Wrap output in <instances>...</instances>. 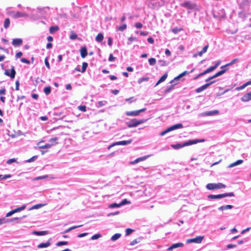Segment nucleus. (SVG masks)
<instances>
[{"label":"nucleus","mask_w":251,"mask_h":251,"mask_svg":"<svg viewBox=\"0 0 251 251\" xmlns=\"http://www.w3.org/2000/svg\"><path fill=\"white\" fill-rule=\"evenodd\" d=\"M204 141H205V140L204 139L189 140L187 142H184L182 144H176L175 145H172L171 147L175 149H178L179 148H182V147H184L185 146L191 145L193 144H197V143H200V142H204Z\"/></svg>","instance_id":"f257e3e1"},{"label":"nucleus","mask_w":251,"mask_h":251,"mask_svg":"<svg viewBox=\"0 0 251 251\" xmlns=\"http://www.w3.org/2000/svg\"><path fill=\"white\" fill-rule=\"evenodd\" d=\"M206 187L207 189L213 190H217L220 189L222 188H225L226 187V185L222 183H208Z\"/></svg>","instance_id":"f03ea898"},{"label":"nucleus","mask_w":251,"mask_h":251,"mask_svg":"<svg viewBox=\"0 0 251 251\" xmlns=\"http://www.w3.org/2000/svg\"><path fill=\"white\" fill-rule=\"evenodd\" d=\"M234 194L233 192L226 193L224 194H218V195H209L208 196V198L209 199H221L226 197H233Z\"/></svg>","instance_id":"7ed1b4c3"},{"label":"nucleus","mask_w":251,"mask_h":251,"mask_svg":"<svg viewBox=\"0 0 251 251\" xmlns=\"http://www.w3.org/2000/svg\"><path fill=\"white\" fill-rule=\"evenodd\" d=\"M183 127V125L181 123L177 124L174 125L172 126H171L169 127L168 128H167L166 130H164L163 131L161 132L160 133V135L162 136L164 135L165 134H166L168 132H169L171 131H173L174 130L178 129V128H181Z\"/></svg>","instance_id":"20e7f679"},{"label":"nucleus","mask_w":251,"mask_h":251,"mask_svg":"<svg viewBox=\"0 0 251 251\" xmlns=\"http://www.w3.org/2000/svg\"><path fill=\"white\" fill-rule=\"evenodd\" d=\"M147 121V120H137L136 119H133L131 120L128 124V127H133L137 126L139 125H140L141 124H143Z\"/></svg>","instance_id":"39448f33"},{"label":"nucleus","mask_w":251,"mask_h":251,"mask_svg":"<svg viewBox=\"0 0 251 251\" xmlns=\"http://www.w3.org/2000/svg\"><path fill=\"white\" fill-rule=\"evenodd\" d=\"M203 238H204L203 236H198L196 237L195 238L188 239L186 242L187 243H197V244H200V243H201Z\"/></svg>","instance_id":"423d86ee"},{"label":"nucleus","mask_w":251,"mask_h":251,"mask_svg":"<svg viewBox=\"0 0 251 251\" xmlns=\"http://www.w3.org/2000/svg\"><path fill=\"white\" fill-rule=\"evenodd\" d=\"M146 110V108H142L141 109L133 111H128L126 112V115L127 116H135L139 115L141 112H144Z\"/></svg>","instance_id":"0eeeda50"},{"label":"nucleus","mask_w":251,"mask_h":251,"mask_svg":"<svg viewBox=\"0 0 251 251\" xmlns=\"http://www.w3.org/2000/svg\"><path fill=\"white\" fill-rule=\"evenodd\" d=\"M131 141H132V140H128V141H122L117 142H115V143L111 144V145H110L108 147V149L109 150L111 148H112V147H113V146H114L115 145H127V144H130L131 142Z\"/></svg>","instance_id":"6e6552de"},{"label":"nucleus","mask_w":251,"mask_h":251,"mask_svg":"<svg viewBox=\"0 0 251 251\" xmlns=\"http://www.w3.org/2000/svg\"><path fill=\"white\" fill-rule=\"evenodd\" d=\"M228 69V68H226L225 69H223V70H221L220 71L217 72V73H216L214 75L210 76V77H209L208 78L206 79V81H208L210 80H211L214 78H216L219 76H220L221 75H222L223 74H224Z\"/></svg>","instance_id":"1a4fd4ad"},{"label":"nucleus","mask_w":251,"mask_h":251,"mask_svg":"<svg viewBox=\"0 0 251 251\" xmlns=\"http://www.w3.org/2000/svg\"><path fill=\"white\" fill-rule=\"evenodd\" d=\"M215 81L214 80V81H211V82H210L209 83H206L204 85H203L201 86V87H200L197 88V89H196L195 91L197 93H200V92L203 91L205 89H206L211 84L214 83L215 82Z\"/></svg>","instance_id":"9d476101"},{"label":"nucleus","mask_w":251,"mask_h":251,"mask_svg":"<svg viewBox=\"0 0 251 251\" xmlns=\"http://www.w3.org/2000/svg\"><path fill=\"white\" fill-rule=\"evenodd\" d=\"M4 74L7 76H10L11 78H14L15 76L16 72L14 67L10 70V73L8 70H5Z\"/></svg>","instance_id":"9b49d317"},{"label":"nucleus","mask_w":251,"mask_h":251,"mask_svg":"<svg viewBox=\"0 0 251 251\" xmlns=\"http://www.w3.org/2000/svg\"><path fill=\"white\" fill-rule=\"evenodd\" d=\"M180 5L181 6L186 7L187 9H193L195 7V5L194 4H192L190 1L184 2V3H181Z\"/></svg>","instance_id":"f8f14e48"},{"label":"nucleus","mask_w":251,"mask_h":251,"mask_svg":"<svg viewBox=\"0 0 251 251\" xmlns=\"http://www.w3.org/2000/svg\"><path fill=\"white\" fill-rule=\"evenodd\" d=\"M12 43L14 46H20L23 44V40L21 38L13 39Z\"/></svg>","instance_id":"ddd939ff"},{"label":"nucleus","mask_w":251,"mask_h":251,"mask_svg":"<svg viewBox=\"0 0 251 251\" xmlns=\"http://www.w3.org/2000/svg\"><path fill=\"white\" fill-rule=\"evenodd\" d=\"M44 141H41L39 142L38 143L37 145L38 146V147L40 148V149H48V148H51V145H50V144H46L45 145H41V144L42 143V142H44Z\"/></svg>","instance_id":"4468645a"},{"label":"nucleus","mask_w":251,"mask_h":251,"mask_svg":"<svg viewBox=\"0 0 251 251\" xmlns=\"http://www.w3.org/2000/svg\"><path fill=\"white\" fill-rule=\"evenodd\" d=\"M183 246V244L182 243H178L174 244L168 248V250H169V251L172 250L177 248L182 247Z\"/></svg>","instance_id":"2eb2a0df"},{"label":"nucleus","mask_w":251,"mask_h":251,"mask_svg":"<svg viewBox=\"0 0 251 251\" xmlns=\"http://www.w3.org/2000/svg\"><path fill=\"white\" fill-rule=\"evenodd\" d=\"M26 16H27L26 14L25 13H22V12H21L19 11H17L14 13L13 17L14 18H20V17H26Z\"/></svg>","instance_id":"dca6fc26"},{"label":"nucleus","mask_w":251,"mask_h":251,"mask_svg":"<svg viewBox=\"0 0 251 251\" xmlns=\"http://www.w3.org/2000/svg\"><path fill=\"white\" fill-rule=\"evenodd\" d=\"M80 54L82 58H85L87 55V50L85 47H82L80 50Z\"/></svg>","instance_id":"f3484780"},{"label":"nucleus","mask_w":251,"mask_h":251,"mask_svg":"<svg viewBox=\"0 0 251 251\" xmlns=\"http://www.w3.org/2000/svg\"><path fill=\"white\" fill-rule=\"evenodd\" d=\"M58 138L57 137H53L50 139L49 141L50 143V145H51V147L52 146H55L58 144Z\"/></svg>","instance_id":"a211bd4d"},{"label":"nucleus","mask_w":251,"mask_h":251,"mask_svg":"<svg viewBox=\"0 0 251 251\" xmlns=\"http://www.w3.org/2000/svg\"><path fill=\"white\" fill-rule=\"evenodd\" d=\"M250 100H251V96L249 93L245 94L241 98V100L244 102H247Z\"/></svg>","instance_id":"6ab92c4d"},{"label":"nucleus","mask_w":251,"mask_h":251,"mask_svg":"<svg viewBox=\"0 0 251 251\" xmlns=\"http://www.w3.org/2000/svg\"><path fill=\"white\" fill-rule=\"evenodd\" d=\"M233 207L232 205H226L220 206L218 209L219 210L223 211L226 210L231 209Z\"/></svg>","instance_id":"aec40b11"},{"label":"nucleus","mask_w":251,"mask_h":251,"mask_svg":"<svg viewBox=\"0 0 251 251\" xmlns=\"http://www.w3.org/2000/svg\"><path fill=\"white\" fill-rule=\"evenodd\" d=\"M168 76V74L166 73H165V74H164L160 78V79L158 80V81L157 82L155 86H157L159 84H160V83L164 81L167 78Z\"/></svg>","instance_id":"412c9836"},{"label":"nucleus","mask_w":251,"mask_h":251,"mask_svg":"<svg viewBox=\"0 0 251 251\" xmlns=\"http://www.w3.org/2000/svg\"><path fill=\"white\" fill-rule=\"evenodd\" d=\"M33 233L36 235L41 236L48 234L49 233V231L47 230L41 231H34Z\"/></svg>","instance_id":"4be33fe9"},{"label":"nucleus","mask_w":251,"mask_h":251,"mask_svg":"<svg viewBox=\"0 0 251 251\" xmlns=\"http://www.w3.org/2000/svg\"><path fill=\"white\" fill-rule=\"evenodd\" d=\"M189 74V73L185 71L184 72H183V73H181L180 74H179L178 76H177L176 77L174 80H172L170 83H172L174 80H177L178 79H179L180 78L183 77V76H184L185 75H186V74Z\"/></svg>","instance_id":"5701e85b"},{"label":"nucleus","mask_w":251,"mask_h":251,"mask_svg":"<svg viewBox=\"0 0 251 251\" xmlns=\"http://www.w3.org/2000/svg\"><path fill=\"white\" fill-rule=\"evenodd\" d=\"M103 35L100 33L96 37V40L98 42H101L103 40Z\"/></svg>","instance_id":"b1692460"},{"label":"nucleus","mask_w":251,"mask_h":251,"mask_svg":"<svg viewBox=\"0 0 251 251\" xmlns=\"http://www.w3.org/2000/svg\"><path fill=\"white\" fill-rule=\"evenodd\" d=\"M50 245V243L48 241L46 243H43L39 244L37 246L38 248H47Z\"/></svg>","instance_id":"393cba45"},{"label":"nucleus","mask_w":251,"mask_h":251,"mask_svg":"<svg viewBox=\"0 0 251 251\" xmlns=\"http://www.w3.org/2000/svg\"><path fill=\"white\" fill-rule=\"evenodd\" d=\"M59 30V27L57 25L52 26L50 28V32L51 34L54 33L55 32Z\"/></svg>","instance_id":"a878e982"},{"label":"nucleus","mask_w":251,"mask_h":251,"mask_svg":"<svg viewBox=\"0 0 251 251\" xmlns=\"http://www.w3.org/2000/svg\"><path fill=\"white\" fill-rule=\"evenodd\" d=\"M243 162V160H238L236 161H235V162L231 163V164H230L229 166V167H230V168L233 167H234L235 166L241 164Z\"/></svg>","instance_id":"bb28decb"},{"label":"nucleus","mask_w":251,"mask_h":251,"mask_svg":"<svg viewBox=\"0 0 251 251\" xmlns=\"http://www.w3.org/2000/svg\"><path fill=\"white\" fill-rule=\"evenodd\" d=\"M10 21L9 18H6L4 21V27L7 29L10 25Z\"/></svg>","instance_id":"cd10ccee"},{"label":"nucleus","mask_w":251,"mask_h":251,"mask_svg":"<svg viewBox=\"0 0 251 251\" xmlns=\"http://www.w3.org/2000/svg\"><path fill=\"white\" fill-rule=\"evenodd\" d=\"M215 69H215V67L214 66H211V67H209V68L207 69L206 70H205L202 73H203V74L204 75L207 73H209L215 70Z\"/></svg>","instance_id":"c85d7f7f"},{"label":"nucleus","mask_w":251,"mask_h":251,"mask_svg":"<svg viewBox=\"0 0 251 251\" xmlns=\"http://www.w3.org/2000/svg\"><path fill=\"white\" fill-rule=\"evenodd\" d=\"M25 207H26V206L25 205H24L20 207L17 208L15 209H13L12 210H13L14 213H15L20 212V211L25 209Z\"/></svg>","instance_id":"c756f323"},{"label":"nucleus","mask_w":251,"mask_h":251,"mask_svg":"<svg viewBox=\"0 0 251 251\" xmlns=\"http://www.w3.org/2000/svg\"><path fill=\"white\" fill-rule=\"evenodd\" d=\"M45 205V204H37L33 205L32 207L29 208V210H33L35 209H38Z\"/></svg>","instance_id":"7c9ffc66"},{"label":"nucleus","mask_w":251,"mask_h":251,"mask_svg":"<svg viewBox=\"0 0 251 251\" xmlns=\"http://www.w3.org/2000/svg\"><path fill=\"white\" fill-rule=\"evenodd\" d=\"M121 236V234L120 233H116L114 235L111 237V240L113 241H116Z\"/></svg>","instance_id":"2f4dec72"},{"label":"nucleus","mask_w":251,"mask_h":251,"mask_svg":"<svg viewBox=\"0 0 251 251\" xmlns=\"http://www.w3.org/2000/svg\"><path fill=\"white\" fill-rule=\"evenodd\" d=\"M126 27H127L126 25L125 24L119 26L117 28V30L120 31H123L126 28Z\"/></svg>","instance_id":"473e14b6"},{"label":"nucleus","mask_w":251,"mask_h":251,"mask_svg":"<svg viewBox=\"0 0 251 251\" xmlns=\"http://www.w3.org/2000/svg\"><path fill=\"white\" fill-rule=\"evenodd\" d=\"M44 92L46 95H48L50 94L51 92V87L50 86H47L44 88Z\"/></svg>","instance_id":"72a5a7b5"},{"label":"nucleus","mask_w":251,"mask_h":251,"mask_svg":"<svg viewBox=\"0 0 251 251\" xmlns=\"http://www.w3.org/2000/svg\"><path fill=\"white\" fill-rule=\"evenodd\" d=\"M183 29L181 27H180V28L176 27V28H174L172 29V31L175 34H176L177 32L183 31Z\"/></svg>","instance_id":"f704fd0d"},{"label":"nucleus","mask_w":251,"mask_h":251,"mask_svg":"<svg viewBox=\"0 0 251 251\" xmlns=\"http://www.w3.org/2000/svg\"><path fill=\"white\" fill-rule=\"evenodd\" d=\"M82 226V225H78V226H74L71 227L69 228L68 229L64 231V233H67V232L70 231L71 230H72L73 229H74L76 228L77 227H81Z\"/></svg>","instance_id":"c9c22d12"},{"label":"nucleus","mask_w":251,"mask_h":251,"mask_svg":"<svg viewBox=\"0 0 251 251\" xmlns=\"http://www.w3.org/2000/svg\"><path fill=\"white\" fill-rule=\"evenodd\" d=\"M88 66V64L86 62H83L82 63V68H81V72L84 73L86 71V68Z\"/></svg>","instance_id":"e433bc0d"},{"label":"nucleus","mask_w":251,"mask_h":251,"mask_svg":"<svg viewBox=\"0 0 251 251\" xmlns=\"http://www.w3.org/2000/svg\"><path fill=\"white\" fill-rule=\"evenodd\" d=\"M149 62L151 65H154L156 63V59L154 58H151L149 59Z\"/></svg>","instance_id":"4c0bfd02"},{"label":"nucleus","mask_w":251,"mask_h":251,"mask_svg":"<svg viewBox=\"0 0 251 251\" xmlns=\"http://www.w3.org/2000/svg\"><path fill=\"white\" fill-rule=\"evenodd\" d=\"M121 206V205L120 203L119 204H117L116 203H112V204L109 205V207L113 208L114 207H119Z\"/></svg>","instance_id":"58836bf2"},{"label":"nucleus","mask_w":251,"mask_h":251,"mask_svg":"<svg viewBox=\"0 0 251 251\" xmlns=\"http://www.w3.org/2000/svg\"><path fill=\"white\" fill-rule=\"evenodd\" d=\"M68 242L67 241H60L56 243L57 246H61L62 245H66L68 244Z\"/></svg>","instance_id":"ea45409f"},{"label":"nucleus","mask_w":251,"mask_h":251,"mask_svg":"<svg viewBox=\"0 0 251 251\" xmlns=\"http://www.w3.org/2000/svg\"><path fill=\"white\" fill-rule=\"evenodd\" d=\"M134 231L133 229H132L131 228H127L126 230V235L127 236L130 234L131 233H132Z\"/></svg>","instance_id":"a19ab883"},{"label":"nucleus","mask_w":251,"mask_h":251,"mask_svg":"<svg viewBox=\"0 0 251 251\" xmlns=\"http://www.w3.org/2000/svg\"><path fill=\"white\" fill-rule=\"evenodd\" d=\"M78 109L83 112L86 111V107L85 105H80L78 107Z\"/></svg>","instance_id":"79ce46f5"},{"label":"nucleus","mask_w":251,"mask_h":251,"mask_svg":"<svg viewBox=\"0 0 251 251\" xmlns=\"http://www.w3.org/2000/svg\"><path fill=\"white\" fill-rule=\"evenodd\" d=\"M100 237H101V234H95V235H94L93 236H92L91 239H92V240H96V239H98L99 238H100Z\"/></svg>","instance_id":"37998d69"},{"label":"nucleus","mask_w":251,"mask_h":251,"mask_svg":"<svg viewBox=\"0 0 251 251\" xmlns=\"http://www.w3.org/2000/svg\"><path fill=\"white\" fill-rule=\"evenodd\" d=\"M135 26L138 29H140L143 27V25L142 23L138 22L135 24Z\"/></svg>","instance_id":"c03bdc74"},{"label":"nucleus","mask_w":251,"mask_h":251,"mask_svg":"<svg viewBox=\"0 0 251 251\" xmlns=\"http://www.w3.org/2000/svg\"><path fill=\"white\" fill-rule=\"evenodd\" d=\"M16 162V159L15 158H11V159H8L6 163L8 164H11L12 163H14V162Z\"/></svg>","instance_id":"a18cd8bd"},{"label":"nucleus","mask_w":251,"mask_h":251,"mask_svg":"<svg viewBox=\"0 0 251 251\" xmlns=\"http://www.w3.org/2000/svg\"><path fill=\"white\" fill-rule=\"evenodd\" d=\"M116 58L113 56L112 54H110L109 55V58H108V61H114L115 60Z\"/></svg>","instance_id":"49530a36"},{"label":"nucleus","mask_w":251,"mask_h":251,"mask_svg":"<svg viewBox=\"0 0 251 251\" xmlns=\"http://www.w3.org/2000/svg\"><path fill=\"white\" fill-rule=\"evenodd\" d=\"M21 61L23 63H26V64H30V61L28 60H27V59L25 58H22L21 59Z\"/></svg>","instance_id":"de8ad7c7"},{"label":"nucleus","mask_w":251,"mask_h":251,"mask_svg":"<svg viewBox=\"0 0 251 251\" xmlns=\"http://www.w3.org/2000/svg\"><path fill=\"white\" fill-rule=\"evenodd\" d=\"M129 203H130V202L129 201H128L126 199H124L120 202V204L122 206V205H125L126 204Z\"/></svg>","instance_id":"09e8293b"},{"label":"nucleus","mask_w":251,"mask_h":251,"mask_svg":"<svg viewBox=\"0 0 251 251\" xmlns=\"http://www.w3.org/2000/svg\"><path fill=\"white\" fill-rule=\"evenodd\" d=\"M147 156H143L142 157L138 158H137V159L138 160V162H139L140 161H144L145 160H146L147 159Z\"/></svg>","instance_id":"8fccbe9b"},{"label":"nucleus","mask_w":251,"mask_h":251,"mask_svg":"<svg viewBox=\"0 0 251 251\" xmlns=\"http://www.w3.org/2000/svg\"><path fill=\"white\" fill-rule=\"evenodd\" d=\"M219 113V111L218 110H214L210 111L207 113V115H211L213 114H218Z\"/></svg>","instance_id":"3c124183"},{"label":"nucleus","mask_w":251,"mask_h":251,"mask_svg":"<svg viewBox=\"0 0 251 251\" xmlns=\"http://www.w3.org/2000/svg\"><path fill=\"white\" fill-rule=\"evenodd\" d=\"M45 63L46 67L49 69L50 68V66L47 58H46L45 60Z\"/></svg>","instance_id":"603ef678"},{"label":"nucleus","mask_w":251,"mask_h":251,"mask_svg":"<svg viewBox=\"0 0 251 251\" xmlns=\"http://www.w3.org/2000/svg\"><path fill=\"white\" fill-rule=\"evenodd\" d=\"M174 89V85H172L170 86L169 88H168L166 90V92L168 93L171 90Z\"/></svg>","instance_id":"864d4df0"},{"label":"nucleus","mask_w":251,"mask_h":251,"mask_svg":"<svg viewBox=\"0 0 251 251\" xmlns=\"http://www.w3.org/2000/svg\"><path fill=\"white\" fill-rule=\"evenodd\" d=\"M77 38V35L75 33H73L70 36V38L72 40L75 39Z\"/></svg>","instance_id":"5fc2aeb1"},{"label":"nucleus","mask_w":251,"mask_h":251,"mask_svg":"<svg viewBox=\"0 0 251 251\" xmlns=\"http://www.w3.org/2000/svg\"><path fill=\"white\" fill-rule=\"evenodd\" d=\"M208 48V45H206L203 48V49H202V50L201 51H202V52H203L204 53L206 52Z\"/></svg>","instance_id":"6e6d98bb"},{"label":"nucleus","mask_w":251,"mask_h":251,"mask_svg":"<svg viewBox=\"0 0 251 251\" xmlns=\"http://www.w3.org/2000/svg\"><path fill=\"white\" fill-rule=\"evenodd\" d=\"M108 45L111 46L112 44V39L111 37H109L107 42Z\"/></svg>","instance_id":"4d7b16f0"},{"label":"nucleus","mask_w":251,"mask_h":251,"mask_svg":"<svg viewBox=\"0 0 251 251\" xmlns=\"http://www.w3.org/2000/svg\"><path fill=\"white\" fill-rule=\"evenodd\" d=\"M139 242V241H137V239H134L132 242H131L130 244V245L133 246V245H135V244L138 243Z\"/></svg>","instance_id":"13d9d810"},{"label":"nucleus","mask_w":251,"mask_h":251,"mask_svg":"<svg viewBox=\"0 0 251 251\" xmlns=\"http://www.w3.org/2000/svg\"><path fill=\"white\" fill-rule=\"evenodd\" d=\"M22 55L23 53L21 51H19L16 54V57L17 58H20L22 56Z\"/></svg>","instance_id":"bf43d9fd"},{"label":"nucleus","mask_w":251,"mask_h":251,"mask_svg":"<svg viewBox=\"0 0 251 251\" xmlns=\"http://www.w3.org/2000/svg\"><path fill=\"white\" fill-rule=\"evenodd\" d=\"M14 214V213L13 210H11V211H10V212H8L6 214V217H10V216H12Z\"/></svg>","instance_id":"052dcab7"},{"label":"nucleus","mask_w":251,"mask_h":251,"mask_svg":"<svg viewBox=\"0 0 251 251\" xmlns=\"http://www.w3.org/2000/svg\"><path fill=\"white\" fill-rule=\"evenodd\" d=\"M19 85H20V83H19V81H17L16 82V90H19Z\"/></svg>","instance_id":"680f3d73"},{"label":"nucleus","mask_w":251,"mask_h":251,"mask_svg":"<svg viewBox=\"0 0 251 251\" xmlns=\"http://www.w3.org/2000/svg\"><path fill=\"white\" fill-rule=\"evenodd\" d=\"M148 41L150 44H153L154 43V40L152 37H150L148 39Z\"/></svg>","instance_id":"e2e57ef3"},{"label":"nucleus","mask_w":251,"mask_h":251,"mask_svg":"<svg viewBox=\"0 0 251 251\" xmlns=\"http://www.w3.org/2000/svg\"><path fill=\"white\" fill-rule=\"evenodd\" d=\"M231 65H232V63H231V62H230L229 63H227V64H226L225 65L222 66L221 67V68L223 69L224 68L227 67H228L229 66H230Z\"/></svg>","instance_id":"0e129e2a"},{"label":"nucleus","mask_w":251,"mask_h":251,"mask_svg":"<svg viewBox=\"0 0 251 251\" xmlns=\"http://www.w3.org/2000/svg\"><path fill=\"white\" fill-rule=\"evenodd\" d=\"M204 74L203 73H200L199 74H198L197 76H196L194 78V79L195 80V79H198L199 77L202 76V75H203Z\"/></svg>","instance_id":"69168bd1"},{"label":"nucleus","mask_w":251,"mask_h":251,"mask_svg":"<svg viewBox=\"0 0 251 251\" xmlns=\"http://www.w3.org/2000/svg\"><path fill=\"white\" fill-rule=\"evenodd\" d=\"M165 54H166L167 56H170V55H171V51H170L168 49H166V50H165Z\"/></svg>","instance_id":"338daca9"},{"label":"nucleus","mask_w":251,"mask_h":251,"mask_svg":"<svg viewBox=\"0 0 251 251\" xmlns=\"http://www.w3.org/2000/svg\"><path fill=\"white\" fill-rule=\"evenodd\" d=\"M5 89L4 88H2L0 90V95H5Z\"/></svg>","instance_id":"774afa93"}]
</instances>
